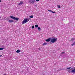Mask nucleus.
I'll return each mask as SVG.
<instances>
[{
    "label": "nucleus",
    "instance_id": "18",
    "mask_svg": "<svg viewBox=\"0 0 75 75\" xmlns=\"http://www.w3.org/2000/svg\"><path fill=\"white\" fill-rule=\"evenodd\" d=\"M47 43H44L43 45H47Z\"/></svg>",
    "mask_w": 75,
    "mask_h": 75
},
{
    "label": "nucleus",
    "instance_id": "17",
    "mask_svg": "<svg viewBox=\"0 0 75 75\" xmlns=\"http://www.w3.org/2000/svg\"><path fill=\"white\" fill-rule=\"evenodd\" d=\"M38 30H41V28H40V27H38Z\"/></svg>",
    "mask_w": 75,
    "mask_h": 75
},
{
    "label": "nucleus",
    "instance_id": "9",
    "mask_svg": "<svg viewBox=\"0 0 75 75\" xmlns=\"http://www.w3.org/2000/svg\"><path fill=\"white\" fill-rule=\"evenodd\" d=\"M21 51L20 50H18L16 51V52H17V53H19V52H21Z\"/></svg>",
    "mask_w": 75,
    "mask_h": 75
},
{
    "label": "nucleus",
    "instance_id": "22",
    "mask_svg": "<svg viewBox=\"0 0 75 75\" xmlns=\"http://www.w3.org/2000/svg\"><path fill=\"white\" fill-rule=\"evenodd\" d=\"M36 1H39V0H36Z\"/></svg>",
    "mask_w": 75,
    "mask_h": 75
},
{
    "label": "nucleus",
    "instance_id": "4",
    "mask_svg": "<svg viewBox=\"0 0 75 75\" xmlns=\"http://www.w3.org/2000/svg\"><path fill=\"white\" fill-rule=\"evenodd\" d=\"M35 1V0H33L32 1L30 0L29 1V3L30 4H34Z\"/></svg>",
    "mask_w": 75,
    "mask_h": 75
},
{
    "label": "nucleus",
    "instance_id": "24",
    "mask_svg": "<svg viewBox=\"0 0 75 75\" xmlns=\"http://www.w3.org/2000/svg\"><path fill=\"white\" fill-rule=\"evenodd\" d=\"M2 57V55H0V57Z\"/></svg>",
    "mask_w": 75,
    "mask_h": 75
},
{
    "label": "nucleus",
    "instance_id": "2",
    "mask_svg": "<svg viewBox=\"0 0 75 75\" xmlns=\"http://www.w3.org/2000/svg\"><path fill=\"white\" fill-rule=\"evenodd\" d=\"M57 38H54L52 39L50 41L51 42H52V43H54V42H55L56 41H57Z\"/></svg>",
    "mask_w": 75,
    "mask_h": 75
},
{
    "label": "nucleus",
    "instance_id": "8",
    "mask_svg": "<svg viewBox=\"0 0 75 75\" xmlns=\"http://www.w3.org/2000/svg\"><path fill=\"white\" fill-rule=\"evenodd\" d=\"M71 72L72 73H75V69L72 70L71 71Z\"/></svg>",
    "mask_w": 75,
    "mask_h": 75
},
{
    "label": "nucleus",
    "instance_id": "27",
    "mask_svg": "<svg viewBox=\"0 0 75 75\" xmlns=\"http://www.w3.org/2000/svg\"><path fill=\"white\" fill-rule=\"evenodd\" d=\"M69 72H70V71H69Z\"/></svg>",
    "mask_w": 75,
    "mask_h": 75
},
{
    "label": "nucleus",
    "instance_id": "28",
    "mask_svg": "<svg viewBox=\"0 0 75 75\" xmlns=\"http://www.w3.org/2000/svg\"><path fill=\"white\" fill-rule=\"evenodd\" d=\"M0 18H1V17H0Z\"/></svg>",
    "mask_w": 75,
    "mask_h": 75
},
{
    "label": "nucleus",
    "instance_id": "13",
    "mask_svg": "<svg viewBox=\"0 0 75 75\" xmlns=\"http://www.w3.org/2000/svg\"><path fill=\"white\" fill-rule=\"evenodd\" d=\"M4 48H0V50L1 51V50H3Z\"/></svg>",
    "mask_w": 75,
    "mask_h": 75
},
{
    "label": "nucleus",
    "instance_id": "14",
    "mask_svg": "<svg viewBox=\"0 0 75 75\" xmlns=\"http://www.w3.org/2000/svg\"><path fill=\"white\" fill-rule=\"evenodd\" d=\"M35 27H38V25H35Z\"/></svg>",
    "mask_w": 75,
    "mask_h": 75
},
{
    "label": "nucleus",
    "instance_id": "6",
    "mask_svg": "<svg viewBox=\"0 0 75 75\" xmlns=\"http://www.w3.org/2000/svg\"><path fill=\"white\" fill-rule=\"evenodd\" d=\"M8 22L9 23H13V22H14V21H13V20H9L8 21Z\"/></svg>",
    "mask_w": 75,
    "mask_h": 75
},
{
    "label": "nucleus",
    "instance_id": "3",
    "mask_svg": "<svg viewBox=\"0 0 75 75\" xmlns=\"http://www.w3.org/2000/svg\"><path fill=\"white\" fill-rule=\"evenodd\" d=\"M10 18H11L12 19H13V20H19V18H16L15 17H14V16H10Z\"/></svg>",
    "mask_w": 75,
    "mask_h": 75
},
{
    "label": "nucleus",
    "instance_id": "21",
    "mask_svg": "<svg viewBox=\"0 0 75 75\" xmlns=\"http://www.w3.org/2000/svg\"><path fill=\"white\" fill-rule=\"evenodd\" d=\"M64 53H65V52H63L62 53V54H64Z\"/></svg>",
    "mask_w": 75,
    "mask_h": 75
},
{
    "label": "nucleus",
    "instance_id": "10",
    "mask_svg": "<svg viewBox=\"0 0 75 75\" xmlns=\"http://www.w3.org/2000/svg\"><path fill=\"white\" fill-rule=\"evenodd\" d=\"M48 11H50V12H52V13H55V12H53L51 10H48Z\"/></svg>",
    "mask_w": 75,
    "mask_h": 75
},
{
    "label": "nucleus",
    "instance_id": "11",
    "mask_svg": "<svg viewBox=\"0 0 75 75\" xmlns=\"http://www.w3.org/2000/svg\"><path fill=\"white\" fill-rule=\"evenodd\" d=\"M29 17V18H33V17H34V16H33L32 15L31 16H30Z\"/></svg>",
    "mask_w": 75,
    "mask_h": 75
},
{
    "label": "nucleus",
    "instance_id": "23",
    "mask_svg": "<svg viewBox=\"0 0 75 75\" xmlns=\"http://www.w3.org/2000/svg\"><path fill=\"white\" fill-rule=\"evenodd\" d=\"M8 18H7L6 20H8Z\"/></svg>",
    "mask_w": 75,
    "mask_h": 75
},
{
    "label": "nucleus",
    "instance_id": "16",
    "mask_svg": "<svg viewBox=\"0 0 75 75\" xmlns=\"http://www.w3.org/2000/svg\"><path fill=\"white\" fill-rule=\"evenodd\" d=\"M57 7L58 8H61V6H60V5H58Z\"/></svg>",
    "mask_w": 75,
    "mask_h": 75
},
{
    "label": "nucleus",
    "instance_id": "1",
    "mask_svg": "<svg viewBox=\"0 0 75 75\" xmlns=\"http://www.w3.org/2000/svg\"><path fill=\"white\" fill-rule=\"evenodd\" d=\"M30 18L24 19V20L23 21L22 24H24V23H27V22H28V21H29V20H30Z\"/></svg>",
    "mask_w": 75,
    "mask_h": 75
},
{
    "label": "nucleus",
    "instance_id": "26",
    "mask_svg": "<svg viewBox=\"0 0 75 75\" xmlns=\"http://www.w3.org/2000/svg\"><path fill=\"white\" fill-rule=\"evenodd\" d=\"M1 2V0H0V3Z\"/></svg>",
    "mask_w": 75,
    "mask_h": 75
},
{
    "label": "nucleus",
    "instance_id": "7",
    "mask_svg": "<svg viewBox=\"0 0 75 75\" xmlns=\"http://www.w3.org/2000/svg\"><path fill=\"white\" fill-rule=\"evenodd\" d=\"M51 38H49L48 39H47L46 40V41H47V42H49V41H50V40H51Z\"/></svg>",
    "mask_w": 75,
    "mask_h": 75
},
{
    "label": "nucleus",
    "instance_id": "25",
    "mask_svg": "<svg viewBox=\"0 0 75 75\" xmlns=\"http://www.w3.org/2000/svg\"><path fill=\"white\" fill-rule=\"evenodd\" d=\"M38 5H36V6H37Z\"/></svg>",
    "mask_w": 75,
    "mask_h": 75
},
{
    "label": "nucleus",
    "instance_id": "20",
    "mask_svg": "<svg viewBox=\"0 0 75 75\" xmlns=\"http://www.w3.org/2000/svg\"><path fill=\"white\" fill-rule=\"evenodd\" d=\"M32 28H34V25H33L32 27Z\"/></svg>",
    "mask_w": 75,
    "mask_h": 75
},
{
    "label": "nucleus",
    "instance_id": "19",
    "mask_svg": "<svg viewBox=\"0 0 75 75\" xmlns=\"http://www.w3.org/2000/svg\"><path fill=\"white\" fill-rule=\"evenodd\" d=\"M71 67H69V68H67L66 69H71Z\"/></svg>",
    "mask_w": 75,
    "mask_h": 75
},
{
    "label": "nucleus",
    "instance_id": "12",
    "mask_svg": "<svg viewBox=\"0 0 75 75\" xmlns=\"http://www.w3.org/2000/svg\"><path fill=\"white\" fill-rule=\"evenodd\" d=\"M75 45V42H74L73 43L71 44V46H73V45Z\"/></svg>",
    "mask_w": 75,
    "mask_h": 75
},
{
    "label": "nucleus",
    "instance_id": "5",
    "mask_svg": "<svg viewBox=\"0 0 75 75\" xmlns=\"http://www.w3.org/2000/svg\"><path fill=\"white\" fill-rule=\"evenodd\" d=\"M23 4V2L22 1H21L18 4V5L20 6V5H21V4Z\"/></svg>",
    "mask_w": 75,
    "mask_h": 75
},
{
    "label": "nucleus",
    "instance_id": "15",
    "mask_svg": "<svg viewBox=\"0 0 75 75\" xmlns=\"http://www.w3.org/2000/svg\"><path fill=\"white\" fill-rule=\"evenodd\" d=\"M75 40V38H72V39L71 40V41H73V40Z\"/></svg>",
    "mask_w": 75,
    "mask_h": 75
}]
</instances>
